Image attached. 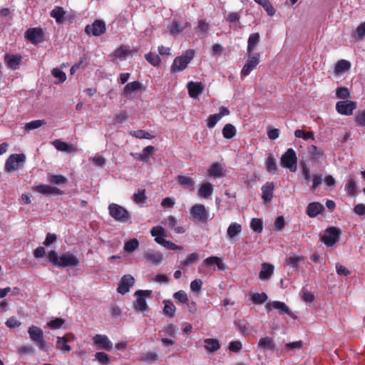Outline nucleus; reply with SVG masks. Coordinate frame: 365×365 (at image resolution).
<instances>
[{
	"mask_svg": "<svg viewBox=\"0 0 365 365\" xmlns=\"http://www.w3.org/2000/svg\"><path fill=\"white\" fill-rule=\"evenodd\" d=\"M49 262L56 267H75L80 264L79 259L71 252H66L58 256L57 252L51 250L48 253Z\"/></svg>",
	"mask_w": 365,
	"mask_h": 365,
	"instance_id": "f257e3e1",
	"label": "nucleus"
},
{
	"mask_svg": "<svg viewBox=\"0 0 365 365\" xmlns=\"http://www.w3.org/2000/svg\"><path fill=\"white\" fill-rule=\"evenodd\" d=\"M109 215L116 221L123 223H130L131 215L130 212L123 206L111 203L108 206Z\"/></svg>",
	"mask_w": 365,
	"mask_h": 365,
	"instance_id": "f03ea898",
	"label": "nucleus"
},
{
	"mask_svg": "<svg viewBox=\"0 0 365 365\" xmlns=\"http://www.w3.org/2000/svg\"><path fill=\"white\" fill-rule=\"evenodd\" d=\"M195 50L188 49L181 56L176 57L171 66V71L174 73L183 71L187 64L193 59L195 56Z\"/></svg>",
	"mask_w": 365,
	"mask_h": 365,
	"instance_id": "7ed1b4c3",
	"label": "nucleus"
},
{
	"mask_svg": "<svg viewBox=\"0 0 365 365\" xmlns=\"http://www.w3.org/2000/svg\"><path fill=\"white\" fill-rule=\"evenodd\" d=\"M280 164L290 172H296L297 168V157L293 148H289L280 158Z\"/></svg>",
	"mask_w": 365,
	"mask_h": 365,
	"instance_id": "20e7f679",
	"label": "nucleus"
},
{
	"mask_svg": "<svg viewBox=\"0 0 365 365\" xmlns=\"http://www.w3.org/2000/svg\"><path fill=\"white\" fill-rule=\"evenodd\" d=\"M26 161V155L23 153L11 155L5 163V170L12 173L21 169Z\"/></svg>",
	"mask_w": 365,
	"mask_h": 365,
	"instance_id": "39448f33",
	"label": "nucleus"
},
{
	"mask_svg": "<svg viewBox=\"0 0 365 365\" xmlns=\"http://www.w3.org/2000/svg\"><path fill=\"white\" fill-rule=\"evenodd\" d=\"M28 334L30 339L34 342L40 349H46L47 342L43 339V331L38 327L34 325L29 327Z\"/></svg>",
	"mask_w": 365,
	"mask_h": 365,
	"instance_id": "423d86ee",
	"label": "nucleus"
},
{
	"mask_svg": "<svg viewBox=\"0 0 365 365\" xmlns=\"http://www.w3.org/2000/svg\"><path fill=\"white\" fill-rule=\"evenodd\" d=\"M260 62V54L259 53H248V58L241 70V76L245 77L248 76L253 70H255Z\"/></svg>",
	"mask_w": 365,
	"mask_h": 365,
	"instance_id": "0eeeda50",
	"label": "nucleus"
},
{
	"mask_svg": "<svg viewBox=\"0 0 365 365\" xmlns=\"http://www.w3.org/2000/svg\"><path fill=\"white\" fill-rule=\"evenodd\" d=\"M341 230L335 227L327 228L321 237V240L327 246H333L339 239Z\"/></svg>",
	"mask_w": 365,
	"mask_h": 365,
	"instance_id": "6e6552de",
	"label": "nucleus"
},
{
	"mask_svg": "<svg viewBox=\"0 0 365 365\" xmlns=\"http://www.w3.org/2000/svg\"><path fill=\"white\" fill-rule=\"evenodd\" d=\"M190 214L194 220L206 222L209 220L210 213L205 205L195 204L190 209Z\"/></svg>",
	"mask_w": 365,
	"mask_h": 365,
	"instance_id": "1a4fd4ad",
	"label": "nucleus"
},
{
	"mask_svg": "<svg viewBox=\"0 0 365 365\" xmlns=\"http://www.w3.org/2000/svg\"><path fill=\"white\" fill-rule=\"evenodd\" d=\"M357 108V103L355 101L346 100L340 101L336 103V110L338 113L344 115H351L354 110Z\"/></svg>",
	"mask_w": 365,
	"mask_h": 365,
	"instance_id": "9d476101",
	"label": "nucleus"
},
{
	"mask_svg": "<svg viewBox=\"0 0 365 365\" xmlns=\"http://www.w3.org/2000/svg\"><path fill=\"white\" fill-rule=\"evenodd\" d=\"M25 38L36 45L43 41L44 31L41 28H30L25 33Z\"/></svg>",
	"mask_w": 365,
	"mask_h": 365,
	"instance_id": "9b49d317",
	"label": "nucleus"
},
{
	"mask_svg": "<svg viewBox=\"0 0 365 365\" xmlns=\"http://www.w3.org/2000/svg\"><path fill=\"white\" fill-rule=\"evenodd\" d=\"M93 344L98 349L110 351L113 349V343L105 334H96L93 337Z\"/></svg>",
	"mask_w": 365,
	"mask_h": 365,
	"instance_id": "f8f14e48",
	"label": "nucleus"
},
{
	"mask_svg": "<svg viewBox=\"0 0 365 365\" xmlns=\"http://www.w3.org/2000/svg\"><path fill=\"white\" fill-rule=\"evenodd\" d=\"M152 293L151 290H138L135 292L137 297L135 304V309L139 312H144L147 309L146 297Z\"/></svg>",
	"mask_w": 365,
	"mask_h": 365,
	"instance_id": "ddd939ff",
	"label": "nucleus"
},
{
	"mask_svg": "<svg viewBox=\"0 0 365 365\" xmlns=\"http://www.w3.org/2000/svg\"><path fill=\"white\" fill-rule=\"evenodd\" d=\"M106 29V24L104 21L102 20H96L92 24L86 26L85 31L87 34L98 36L104 34Z\"/></svg>",
	"mask_w": 365,
	"mask_h": 365,
	"instance_id": "4468645a",
	"label": "nucleus"
},
{
	"mask_svg": "<svg viewBox=\"0 0 365 365\" xmlns=\"http://www.w3.org/2000/svg\"><path fill=\"white\" fill-rule=\"evenodd\" d=\"M76 339L73 334H69L63 336H58L56 341V348L63 353H68L71 351V346L68 344V342Z\"/></svg>",
	"mask_w": 365,
	"mask_h": 365,
	"instance_id": "2eb2a0df",
	"label": "nucleus"
},
{
	"mask_svg": "<svg viewBox=\"0 0 365 365\" xmlns=\"http://www.w3.org/2000/svg\"><path fill=\"white\" fill-rule=\"evenodd\" d=\"M135 282V279L130 274L124 275L118 284L117 288V291L118 293L121 294H125L129 292L130 288L133 285Z\"/></svg>",
	"mask_w": 365,
	"mask_h": 365,
	"instance_id": "dca6fc26",
	"label": "nucleus"
},
{
	"mask_svg": "<svg viewBox=\"0 0 365 365\" xmlns=\"http://www.w3.org/2000/svg\"><path fill=\"white\" fill-rule=\"evenodd\" d=\"M145 88L143 86V84L138 81H135L133 82H130L127 83L122 91V94L125 97H130L131 94L135 92H142L144 91Z\"/></svg>",
	"mask_w": 365,
	"mask_h": 365,
	"instance_id": "f3484780",
	"label": "nucleus"
},
{
	"mask_svg": "<svg viewBox=\"0 0 365 365\" xmlns=\"http://www.w3.org/2000/svg\"><path fill=\"white\" fill-rule=\"evenodd\" d=\"M23 57L19 54L6 53L4 62L6 66L11 70H16L21 64Z\"/></svg>",
	"mask_w": 365,
	"mask_h": 365,
	"instance_id": "a211bd4d",
	"label": "nucleus"
},
{
	"mask_svg": "<svg viewBox=\"0 0 365 365\" xmlns=\"http://www.w3.org/2000/svg\"><path fill=\"white\" fill-rule=\"evenodd\" d=\"M266 310L270 312L272 309H277L279 314H290V310L288 306L282 302L272 301L268 302L265 306Z\"/></svg>",
	"mask_w": 365,
	"mask_h": 365,
	"instance_id": "6ab92c4d",
	"label": "nucleus"
},
{
	"mask_svg": "<svg viewBox=\"0 0 365 365\" xmlns=\"http://www.w3.org/2000/svg\"><path fill=\"white\" fill-rule=\"evenodd\" d=\"M207 176L210 178H219L225 176L226 170L219 163H213L210 165L207 171Z\"/></svg>",
	"mask_w": 365,
	"mask_h": 365,
	"instance_id": "aec40b11",
	"label": "nucleus"
},
{
	"mask_svg": "<svg viewBox=\"0 0 365 365\" xmlns=\"http://www.w3.org/2000/svg\"><path fill=\"white\" fill-rule=\"evenodd\" d=\"M274 188V182H267L264 185H262V198L265 205H268L272 197H273V191Z\"/></svg>",
	"mask_w": 365,
	"mask_h": 365,
	"instance_id": "412c9836",
	"label": "nucleus"
},
{
	"mask_svg": "<svg viewBox=\"0 0 365 365\" xmlns=\"http://www.w3.org/2000/svg\"><path fill=\"white\" fill-rule=\"evenodd\" d=\"M189 96L192 98H197L203 91L204 86L201 82L190 81L187 84Z\"/></svg>",
	"mask_w": 365,
	"mask_h": 365,
	"instance_id": "4be33fe9",
	"label": "nucleus"
},
{
	"mask_svg": "<svg viewBox=\"0 0 365 365\" xmlns=\"http://www.w3.org/2000/svg\"><path fill=\"white\" fill-rule=\"evenodd\" d=\"M33 190L36 191L44 195H61L62 192L57 187L49 185H38L33 187Z\"/></svg>",
	"mask_w": 365,
	"mask_h": 365,
	"instance_id": "5701e85b",
	"label": "nucleus"
},
{
	"mask_svg": "<svg viewBox=\"0 0 365 365\" xmlns=\"http://www.w3.org/2000/svg\"><path fill=\"white\" fill-rule=\"evenodd\" d=\"M213 190V185L209 182H206L200 185L197 195L200 198L208 199L212 195Z\"/></svg>",
	"mask_w": 365,
	"mask_h": 365,
	"instance_id": "b1692460",
	"label": "nucleus"
},
{
	"mask_svg": "<svg viewBox=\"0 0 365 365\" xmlns=\"http://www.w3.org/2000/svg\"><path fill=\"white\" fill-rule=\"evenodd\" d=\"M202 265L207 267H211L215 265L217 269L220 271H223L225 269L222 260L216 256H212L205 259L202 262Z\"/></svg>",
	"mask_w": 365,
	"mask_h": 365,
	"instance_id": "393cba45",
	"label": "nucleus"
},
{
	"mask_svg": "<svg viewBox=\"0 0 365 365\" xmlns=\"http://www.w3.org/2000/svg\"><path fill=\"white\" fill-rule=\"evenodd\" d=\"M177 180L179 185L183 188L190 191L194 190L195 182L192 178L185 175H178Z\"/></svg>",
	"mask_w": 365,
	"mask_h": 365,
	"instance_id": "a878e982",
	"label": "nucleus"
},
{
	"mask_svg": "<svg viewBox=\"0 0 365 365\" xmlns=\"http://www.w3.org/2000/svg\"><path fill=\"white\" fill-rule=\"evenodd\" d=\"M274 267L272 264L262 263V269L259 273V279L262 281H267L274 273Z\"/></svg>",
	"mask_w": 365,
	"mask_h": 365,
	"instance_id": "bb28decb",
	"label": "nucleus"
},
{
	"mask_svg": "<svg viewBox=\"0 0 365 365\" xmlns=\"http://www.w3.org/2000/svg\"><path fill=\"white\" fill-rule=\"evenodd\" d=\"M145 259L153 265L160 264L163 260V255L158 251H148L144 254Z\"/></svg>",
	"mask_w": 365,
	"mask_h": 365,
	"instance_id": "cd10ccee",
	"label": "nucleus"
},
{
	"mask_svg": "<svg viewBox=\"0 0 365 365\" xmlns=\"http://www.w3.org/2000/svg\"><path fill=\"white\" fill-rule=\"evenodd\" d=\"M52 144L53 146L60 151L66 153H73L77 151V148L73 145L68 144L59 139L55 140Z\"/></svg>",
	"mask_w": 365,
	"mask_h": 365,
	"instance_id": "c85d7f7f",
	"label": "nucleus"
},
{
	"mask_svg": "<svg viewBox=\"0 0 365 365\" xmlns=\"http://www.w3.org/2000/svg\"><path fill=\"white\" fill-rule=\"evenodd\" d=\"M324 210V206L317 202H311L308 205L306 213L310 217H315L320 214Z\"/></svg>",
	"mask_w": 365,
	"mask_h": 365,
	"instance_id": "c756f323",
	"label": "nucleus"
},
{
	"mask_svg": "<svg viewBox=\"0 0 365 365\" xmlns=\"http://www.w3.org/2000/svg\"><path fill=\"white\" fill-rule=\"evenodd\" d=\"M260 40L259 33H252L250 35L247 41V51L248 53H255L254 51L256 49Z\"/></svg>",
	"mask_w": 365,
	"mask_h": 365,
	"instance_id": "7c9ffc66",
	"label": "nucleus"
},
{
	"mask_svg": "<svg viewBox=\"0 0 365 365\" xmlns=\"http://www.w3.org/2000/svg\"><path fill=\"white\" fill-rule=\"evenodd\" d=\"M274 346L273 339L269 336L261 338L257 344V347L263 351H272Z\"/></svg>",
	"mask_w": 365,
	"mask_h": 365,
	"instance_id": "2f4dec72",
	"label": "nucleus"
},
{
	"mask_svg": "<svg viewBox=\"0 0 365 365\" xmlns=\"http://www.w3.org/2000/svg\"><path fill=\"white\" fill-rule=\"evenodd\" d=\"M308 153L312 161H318L324 157L323 150L314 145L308 148Z\"/></svg>",
	"mask_w": 365,
	"mask_h": 365,
	"instance_id": "473e14b6",
	"label": "nucleus"
},
{
	"mask_svg": "<svg viewBox=\"0 0 365 365\" xmlns=\"http://www.w3.org/2000/svg\"><path fill=\"white\" fill-rule=\"evenodd\" d=\"M150 234L153 237H155V242L156 239L164 240L165 237H166L168 235L166 230L162 226L153 227L150 230Z\"/></svg>",
	"mask_w": 365,
	"mask_h": 365,
	"instance_id": "72a5a7b5",
	"label": "nucleus"
},
{
	"mask_svg": "<svg viewBox=\"0 0 365 365\" xmlns=\"http://www.w3.org/2000/svg\"><path fill=\"white\" fill-rule=\"evenodd\" d=\"M264 165L267 172L271 174H275L278 170L276 160L272 154L267 156Z\"/></svg>",
	"mask_w": 365,
	"mask_h": 365,
	"instance_id": "f704fd0d",
	"label": "nucleus"
},
{
	"mask_svg": "<svg viewBox=\"0 0 365 365\" xmlns=\"http://www.w3.org/2000/svg\"><path fill=\"white\" fill-rule=\"evenodd\" d=\"M165 225L170 229H173L174 232L177 234H182L185 232V229L184 227L177 225V220L173 215L168 217L167 223Z\"/></svg>",
	"mask_w": 365,
	"mask_h": 365,
	"instance_id": "c9c22d12",
	"label": "nucleus"
},
{
	"mask_svg": "<svg viewBox=\"0 0 365 365\" xmlns=\"http://www.w3.org/2000/svg\"><path fill=\"white\" fill-rule=\"evenodd\" d=\"M357 190V183L356 180L352 178L349 177L345 185V190L348 195L356 196Z\"/></svg>",
	"mask_w": 365,
	"mask_h": 365,
	"instance_id": "e433bc0d",
	"label": "nucleus"
},
{
	"mask_svg": "<svg viewBox=\"0 0 365 365\" xmlns=\"http://www.w3.org/2000/svg\"><path fill=\"white\" fill-rule=\"evenodd\" d=\"M130 49L128 46H120L119 48L115 50L114 56L120 60L125 58L128 56L130 55L134 52Z\"/></svg>",
	"mask_w": 365,
	"mask_h": 365,
	"instance_id": "4c0bfd02",
	"label": "nucleus"
},
{
	"mask_svg": "<svg viewBox=\"0 0 365 365\" xmlns=\"http://www.w3.org/2000/svg\"><path fill=\"white\" fill-rule=\"evenodd\" d=\"M163 314L168 318H173L176 312V307L170 300H164Z\"/></svg>",
	"mask_w": 365,
	"mask_h": 365,
	"instance_id": "58836bf2",
	"label": "nucleus"
},
{
	"mask_svg": "<svg viewBox=\"0 0 365 365\" xmlns=\"http://www.w3.org/2000/svg\"><path fill=\"white\" fill-rule=\"evenodd\" d=\"M66 14V11L63 10L62 7L60 6H56L51 11V16L56 19V21L58 24H62L65 19L64 16Z\"/></svg>",
	"mask_w": 365,
	"mask_h": 365,
	"instance_id": "ea45409f",
	"label": "nucleus"
},
{
	"mask_svg": "<svg viewBox=\"0 0 365 365\" xmlns=\"http://www.w3.org/2000/svg\"><path fill=\"white\" fill-rule=\"evenodd\" d=\"M268 299V297L264 292H255L250 295V299L254 304H264Z\"/></svg>",
	"mask_w": 365,
	"mask_h": 365,
	"instance_id": "a19ab883",
	"label": "nucleus"
},
{
	"mask_svg": "<svg viewBox=\"0 0 365 365\" xmlns=\"http://www.w3.org/2000/svg\"><path fill=\"white\" fill-rule=\"evenodd\" d=\"M205 349L210 352H215L220 348V342L216 339H205Z\"/></svg>",
	"mask_w": 365,
	"mask_h": 365,
	"instance_id": "79ce46f5",
	"label": "nucleus"
},
{
	"mask_svg": "<svg viewBox=\"0 0 365 365\" xmlns=\"http://www.w3.org/2000/svg\"><path fill=\"white\" fill-rule=\"evenodd\" d=\"M242 232V226L237 222H232L227 227V234L230 239L235 237Z\"/></svg>",
	"mask_w": 365,
	"mask_h": 365,
	"instance_id": "37998d69",
	"label": "nucleus"
},
{
	"mask_svg": "<svg viewBox=\"0 0 365 365\" xmlns=\"http://www.w3.org/2000/svg\"><path fill=\"white\" fill-rule=\"evenodd\" d=\"M351 68V63L346 60L339 61L334 67V73L340 74L348 71Z\"/></svg>",
	"mask_w": 365,
	"mask_h": 365,
	"instance_id": "c03bdc74",
	"label": "nucleus"
},
{
	"mask_svg": "<svg viewBox=\"0 0 365 365\" xmlns=\"http://www.w3.org/2000/svg\"><path fill=\"white\" fill-rule=\"evenodd\" d=\"M237 329L240 332L241 334L246 336L251 334L252 327L246 321H239L236 323Z\"/></svg>",
	"mask_w": 365,
	"mask_h": 365,
	"instance_id": "a18cd8bd",
	"label": "nucleus"
},
{
	"mask_svg": "<svg viewBox=\"0 0 365 365\" xmlns=\"http://www.w3.org/2000/svg\"><path fill=\"white\" fill-rule=\"evenodd\" d=\"M257 4H259L266 11L269 16L274 15L276 10L269 0H254Z\"/></svg>",
	"mask_w": 365,
	"mask_h": 365,
	"instance_id": "49530a36",
	"label": "nucleus"
},
{
	"mask_svg": "<svg viewBox=\"0 0 365 365\" xmlns=\"http://www.w3.org/2000/svg\"><path fill=\"white\" fill-rule=\"evenodd\" d=\"M222 135L226 139H231L236 135L235 127L230 123L226 124L222 128Z\"/></svg>",
	"mask_w": 365,
	"mask_h": 365,
	"instance_id": "de8ad7c7",
	"label": "nucleus"
},
{
	"mask_svg": "<svg viewBox=\"0 0 365 365\" xmlns=\"http://www.w3.org/2000/svg\"><path fill=\"white\" fill-rule=\"evenodd\" d=\"M139 247V241L135 239H131L124 244V250L128 253H132L135 251Z\"/></svg>",
	"mask_w": 365,
	"mask_h": 365,
	"instance_id": "09e8293b",
	"label": "nucleus"
},
{
	"mask_svg": "<svg viewBox=\"0 0 365 365\" xmlns=\"http://www.w3.org/2000/svg\"><path fill=\"white\" fill-rule=\"evenodd\" d=\"M189 26H190V24L188 22H186L185 26H180L177 21H173L169 29L170 34L174 36L177 35Z\"/></svg>",
	"mask_w": 365,
	"mask_h": 365,
	"instance_id": "8fccbe9b",
	"label": "nucleus"
},
{
	"mask_svg": "<svg viewBox=\"0 0 365 365\" xmlns=\"http://www.w3.org/2000/svg\"><path fill=\"white\" fill-rule=\"evenodd\" d=\"M156 242L162 246H163L164 247L168 249V250H179V251H181L182 250V247L175 244L174 242L170 241V240H166L165 239L164 240H157L156 239Z\"/></svg>",
	"mask_w": 365,
	"mask_h": 365,
	"instance_id": "3c124183",
	"label": "nucleus"
},
{
	"mask_svg": "<svg viewBox=\"0 0 365 365\" xmlns=\"http://www.w3.org/2000/svg\"><path fill=\"white\" fill-rule=\"evenodd\" d=\"M130 135L139 139H152L154 138L149 132L144 130H137L130 132Z\"/></svg>",
	"mask_w": 365,
	"mask_h": 365,
	"instance_id": "603ef678",
	"label": "nucleus"
},
{
	"mask_svg": "<svg viewBox=\"0 0 365 365\" xmlns=\"http://www.w3.org/2000/svg\"><path fill=\"white\" fill-rule=\"evenodd\" d=\"M199 259V255L197 253L189 254L182 262L183 267H189L196 263Z\"/></svg>",
	"mask_w": 365,
	"mask_h": 365,
	"instance_id": "864d4df0",
	"label": "nucleus"
},
{
	"mask_svg": "<svg viewBox=\"0 0 365 365\" xmlns=\"http://www.w3.org/2000/svg\"><path fill=\"white\" fill-rule=\"evenodd\" d=\"M46 124L44 120H35L25 124L24 128L27 132L38 128Z\"/></svg>",
	"mask_w": 365,
	"mask_h": 365,
	"instance_id": "5fc2aeb1",
	"label": "nucleus"
},
{
	"mask_svg": "<svg viewBox=\"0 0 365 365\" xmlns=\"http://www.w3.org/2000/svg\"><path fill=\"white\" fill-rule=\"evenodd\" d=\"M154 150L155 148L152 145H148L145 147L143 150L142 153L138 156V159L144 162H148L150 155L153 154Z\"/></svg>",
	"mask_w": 365,
	"mask_h": 365,
	"instance_id": "6e6d98bb",
	"label": "nucleus"
},
{
	"mask_svg": "<svg viewBox=\"0 0 365 365\" xmlns=\"http://www.w3.org/2000/svg\"><path fill=\"white\" fill-rule=\"evenodd\" d=\"M294 135L297 138H302L304 140H314V135L312 131H304L303 130L297 129L295 130Z\"/></svg>",
	"mask_w": 365,
	"mask_h": 365,
	"instance_id": "4d7b16f0",
	"label": "nucleus"
},
{
	"mask_svg": "<svg viewBox=\"0 0 365 365\" xmlns=\"http://www.w3.org/2000/svg\"><path fill=\"white\" fill-rule=\"evenodd\" d=\"M128 118V113L125 110H120L114 115L113 121L115 123H123Z\"/></svg>",
	"mask_w": 365,
	"mask_h": 365,
	"instance_id": "13d9d810",
	"label": "nucleus"
},
{
	"mask_svg": "<svg viewBox=\"0 0 365 365\" xmlns=\"http://www.w3.org/2000/svg\"><path fill=\"white\" fill-rule=\"evenodd\" d=\"M133 201L137 204H143L146 200L145 190H138L133 196Z\"/></svg>",
	"mask_w": 365,
	"mask_h": 365,
	"instance_id": "bf43d9fd",
	"label": "nucleus"
},
{
	"mask_svg": "<svg viewBox=\"0 0 365 365\" xmlns=\"http://www.w3.org/2000/svg\"><path fill=\"white\" fill-rule=\"evenodd\" d=\"M51 73L53 77L58 79V81L55 82V83H61L66 80V73L58 68H53Z\"/></svg>",
	"mask_w": 365,
	"mask_h": 365,
	"instance_id": "052dcab7",
	"label": "nucleus"
},
{
	"mask_svg": "<svg viewBox=\"0 0 365 365\" xmlns=\"http://www.w3.org/2000/svg\"><path fill=\"white\" fill-rule=\"evenodd\" d=\"M174 299L182 304H186L188 302V297L187 293L183 290H180L173 294Z\"/></svg>",
	"mask_w": 365,
	"mask_h": 365,
	"instance_id": "680f3d73",
	"label": "nucleus"
},
{
	"mask_svg": "<svg viewBox=\"0 0 365 365\" xmlns=\"http://www.w3.org/2000/svg\"><path fill=\"white\" fill-rule=\"evenodd\" d=\"M65 323V319L61 318H56L49 321L47 323V326L51 329H60L63 324Z\"/></svg>",
	"mask_w": 365,
	"mask_h": 365,
	"instance_id": "e2e57ef3",
	"label": "nucleus"
},
{
	"mask_svg": "<svg viewBox=\"0 0 365 365\" xmlns=\"http://www.w3.org/2000/svg\"><path fill=\"white\" fill-rule=\"evenodd\" d=\"M145 58L154 66H158L160 63V57L155 53H148L145 55Z\"/></svg>",
	"mask_w": 365,
	"mask_h": 365,
	"instance_id": "0e129e2a",
	"label": "nucleus"
},
{
	"mask_svg": "<svg viewBox=\"0 0 365 365\" xmlns=\"http://www.w3.org/2000/svg\"><path fill=\"white\" fill-rule=\"evenodd\" d=\"M95 358L101 364H108L110 363V356L105 352H96Z\"/></svg>",
	"mask_w": 365,
	"mask_h": 365,
	"instance_id": "69168bd1",
	"label": "nucleus"
},
{
	"mask_svg": "<svg viewBox=\"0 0 365 365\" xmlns=\"http://www.w3.org/2000/svg\"><path fill=\"white\" fill-rule=\"evenodd\" d=\"M365 36V21L356 29L353 37L356 39H362Z\"/></svg>",
	"mask_w": 365,
	"mask_h": 365,
	"instance_id": "338daca9",
	"label": "nucleus"
},
{
	"mask_svg": "<svg viewBox=\"0 0 365 365\" xmlns=\"http://www.w3.org/2000/svg\"><path fill=\"white\" fill-rule=\"evenodd\" d=\"M355 121L358 125L365 127V109L356 112Z\"/></svg>",
	"mask_w": 365,
	"mask_h": 365,
	"instance_id": "774afa93",
	"label": "nucleus"
}]
</instances>
